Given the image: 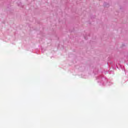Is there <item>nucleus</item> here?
Returning a JSON list of instances; mask_svg holds the SVG:
<instances>
[{
    "instance_id": "3",
    "label": "nucleus",
    "mask_w": 128,
    "mask_h": 128,
    "mask_svg": "<svg viewBox=\"0 0 128 128\" xmlns=\"http://www.w3.org/2000/svg\"><path fill=\"white\" fill-rule=\"evenodd\" d=\"M120 66V68H121L122 70H124V69H122V66H121V65Z\"/></svg>"
},
{
    "instance_id": "1",
    "label": "nucleus",
    "mask_w": 128,
    "mask_h": 128,
    "mask_svg": "<svg viewBox=\"0 0 128 128\" xmlns=\"http://www.w3.org/2000/svg\"><path fill=\"white\" fill-rule=\"evenodd\" d=\"M96 80L100 86H112V82H108V78L104 76H97Z\"/></svg>"
},
{
    "instance_id": "5",
    "label": "nucleus",
    "mask_w": 128,
    "mask_h": 128,
    "mask_svg": "<svg viewBox=\"0 0 128 128\" xmlns=\"http://www.w3.org/2000/svg\"><path fill=\"white\" fill-rule=\"evenodd\" d=\"M126 72H128V71H127Z\"/></svg>"
},
{
    "instance_id": "4",
    "label": "nucleus",
    "mask_w": 128,
    "mask_h": 128,
    "mask_svg": "<svg viewBox=\"0 0 128 128\" xmlns=\"http://www.w3.org/2000/svg\"><path fill=\"white\" fill-rule=\"evenodd\" d=\"M124 72H126V70L124 69Z\"/></svg>"
},
{
    "instance_id": "2",
    "label": "nucleus",
    "mask_w": 128,
    "mask_h": 128,
    "mask_svg": "<svg viewBox=\"0 0 128 128\" xmlns=\"http://www.w3.org/2000/svg\"><path fill=\"white\" fill-rule=\"evenodd\" d=\"M104 8H108L110 6V5H108V4H106V2L104 3Z\"/></svg>"
}]
</instances>
